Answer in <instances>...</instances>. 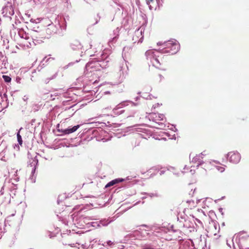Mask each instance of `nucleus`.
<instances>
[{
	"mask_svg": "<svg viewBox=\"0 0 249 249\" xmlns=\"http://www.w3.org/2000/svg\"><path fill=\"white\" fill-rule=\"evenodd\" d=\"M85 54H88L89 56L94 57L91 58L86 65L85 69L87 73L92 72L94 71H101L105 70L109 66V63L110 59L109 58V51L104 50L101 54L94 53L90 54L88 50L85 52Z\"/></svg>",
	"mask_w": 249,
	"mask_h": 249,
	"instance_id": "obj_1",
	"label": "nucleus"
},
{
	"mask_svg": "<svg viewBox=\"0 0 249 249\" xmlns=\"http://www.w3.org/2000/svg\"><path fill=\"white\" fill-rule=\"evenodd\" d=\"M32 42L30 41L24 43V46L27 47H31L33 44L36 45L44 42L45 39H48L49 36H46L44 30L39 29L38 27H34L31 32Z\"/></svg>",
	"mask_w": 249,
	"mask_h": 249,
	"instance_id": "obj_2",
	"label": "nucleus"
},
{
	"mask_svg": "<svg viewBox=\"0 0 249 249\" xmlns=\"http://www.w3.org/2000/svg\"><path fill=\"white\" fill-rule=\"evenodd\" d=\"M157 45L160 46V51L162 53L175 54L178 52L180 48L179 43L175 39L170 40L163 43L159 42Z\"/></svg>",
	"mask_w": 249,
	"mask_h": 249,
	"instance_id": "obj_3",
	"label": "nucleus"
},
{
	"mask_svg": "<svg viewBox=\"0 0 249 249\" xmlns=\"http://www.w3.org/2000/svg\"><path fill=\"white\" fill-rule=\"evenodd\" d=\"M128 67L127 62L123 58L118 62L116 67V73L115 77L117 83L120 84L123 82L128 74Z\"/></svg>",
	"mask_w": 249,
	"mask_h": 249,
	"instance_id": "obj_4",
	"label": "nucleus"
},
{
	"mask_svg": "<svg viewBox=\"0 0 249 249\" xmlns=\"http://www.w3.org/2000/svg\"><path fill=\"white\" fill-rule=\"evenodd\" d=\"M249 236L245 231H241L235 235L231 240L233 249H249L246 243Z\"/></svg>",
	"mask_w": 249,
	"mask_h": 249,
	"instance_id": "obj_5",
	"label": "nucleus"
},
{
	"mask_svg": "<svg viewBox=\"0 0 249 249\" xmlns=\"http://www.w3.org/2000/svg\"><path fill=\"white\" fill-rule=\"evenodd\" d=\"M178 219L179 226H182L187 232L194 231L196 230L197 227H199L193 215H190L186 217H180Z\"/></svg>",
	"mask_w": 249,
	"mask_h": 249,
	"instance_id": "obj_6",
	"label": "nucleus"
},
{
	"mask_svg": "<svg viewBox=\"0 0 249 249\" xmlns=\"http://www.w3.org/2000/svg\"><path fill=\"white\" fill-rule=\"evenodd\" d=\"M153 234V232L145 229H140L135 231L132 233L127 234L125 237L126 240L133 239L146 240L149 239Z\"/></svg>",
	"mask_w": 249,
	"mask_h": 249,
	"instance_id": "obj_7",
	"label": "nucleus"
},
{
	"mask_svg": "<svg viewBox=\"0 0 249 249\" xmlns=\"http://www.w3.org/2000/svg\"><path fill=\"white\" fill-rule=\"evenodd\" d=\"M161 54L163 53L160 52V49L158 50L150 49L145 52L147 59L149 60L151 64L157 68H160L161 65L158 59Z\"/></svg>",
	"mask_w": 249,
	"mask_h": 249,
	"instance_id": "obj_8",
	"label": "nucleus"
},
{
	"mask_svg": "<svg viewBox=\"0 0 249 249\" xmlns=\"http://www.w3.org/2000/svg\"><path fill=\"white\" fill-rule=\"evenodd\" d=\"M89 133H92V136L91 138L92 139L94 138L97 141H103V142H105L110 139L108 133L101 127H97L94 129L89 130Z\"/></svg>",
	"mask_w": 249,
	"mask_h": 249,
	"instance_id": "obj_9",
	"label": "nucleus"
},
{
	"mask_svg": "<svg viewBox=\"0 0 249 249\" xmlns=\"http://www.w3.org/2000/svg\"><path fill=\"white\" fill-rule=\"evenodd\" d=\"M146 118L155 123L156 125L153 126L155 128L162 129L165 126L164 121L165 118L162 114L151 113L146 117Z\"/></svg>",
	"mask_w": 249,
	"mask_h": 249,
	"instance_id": "obj_10",
	"label": "nucleus"
},
{
	"mask_svg": "<svg viewBox=\"0 0 249 249\" xmlns=\"http://www.w3.org/2000/svg\"><path fill=\"white\" fill-rule=\"evenodd\" d=\"M38 155L36 153L34 155H31L29 152L28 153V167L32 168L30 179L32 180L33 182H35V180L33 177L34 176L36 168L38 165V159L37 158Z\"/></svg>",
	"mask_w": 249,
	"mask_h": 249,
	"instance_id": "obj_11",
	"label": "nucleus"
},
{
	"mask_svg": "<svg viewBox=\"0 0 249 249\" xmlns=\"http://www.w3.org/2000/svg\"><path fill=\"white\" fill-rule=\"evenodd\" d=\"M63 239L62 240V244L64 245H69L71 247H75L78 249H80V245L77 242L72 243L71 241L74 238L76 234L74 232H71L70 231H67V233H63L61 234Z\"/></svg>",
	"mask_w": 249,
	"mask_h": 249,
	"instance_id": "obj_12",
	"label": "nucleus"
},
{
	"mask_svg": "<svg viewBox=\"0 0 249 249\" xmlns=\"http://www.w3.org/2000/svg\"><path fill=\"white\" fill-rule=\"evenodd\" d=\"M93 219L91 217L81 215L76 217L75 219H73V222L77 228L86 229L87 228V223H89V220Z\"/></svg>",
	"mask_w": 249,
	"mask_h": 249,
	"instance_id": "obj_13",
	"label": "nucleus"
},
{
	"mask_svg": "<svg viewBox=\"0 0 249 249\" xmlns=\"http://www.w3.org/2000/svg\"><path fill=\"white\" fill-rule=\"evenodd\" d=\"M45 20L47 21L48 25L44 30L46 36H49L48 38H49L51 35L57 33L58 31L60 28V25L59 24L57 25L54 24L48 19H45Z\"/></svg>",
	"mask_w": 249,
	"mask_h": 249,
	"instance_id": "obj_14",
	"label": "nucleus"
},
{
	"mask_svg": "<svg viewBox=\"0 0 249 249\" xmlns=\"http://www.w3.org/2000/svg\"><path fill=\"white\" fill-rule=\"evenodd\" d=\"M113 221L112 218H108L107 219H102L99 221H89V223H87V228H90V227L96 228L102 226H107Z\"/></svg>",
	"mask_w": 249,
	"mask_h": 249,
	"instance_id": "obj_15",
	"label": "nucleus"
},
{
	"mask_svg": "<svg viewBox=\"0 0 249 249\" xmlns=\"http://www.w3.org/2000/svg\"><path fill=\"white\" fill-rule=\"evenodd\" d=\"M2 14L3 17H8L10 20H12V17L15 15L14 8L12 3L8 2L6 5L3 7Z\"/></svg>",
	"mask_w": 249,
	"mask_h": 249,
	"instance_id": "obj_16",
	"label": "nucleus"
},
{
	"mask_svg": "<svg viewBox=\"0 0 249 249\" xmlns=\"http://www.w3.org/2000/svg\"><path fill=\"white\" fill-rule=\"evenodd\" d=\"M144 30L145 27L143 26H142L136 30L133 36V40L134 41V42H142L143 39V34L144 33Z\"/></svg>",
	"mask_w": 249,
	"mask_h": 249,
	"instance_id": "obj_17",
	"label": "nucleus"
},
{
	"mask_svg": "<svg viewBox=\"0 0 249 249\" xmlns=\"http://www.w3.org/2000/svg\"><path fill=\"white\" fill-rule=\"evenodd\" d=\"M129 102L132 104L133 106L138 105V103H134L133 102L130 101H124L117 105L112 110L113 114L115 115H120L123 114L124 112V110L123 109V107L126 106V103Z\"/></svg>",
	"mask_w": 249,
	"mask_h": 249,
	"instance_id": "obj_18",
	"label": "nucleus"
},
{
	"mask_svg": "<svg viewBox=\"0 0 249 249\" xmlns=\"http://www.w3.org/2000/svg\"><path fill=\"white\" fill-rule=\"evenodd\" d=\"M13 29L11 31V34L14 33H16V30L18 32V35L21 38H23L26 40L30 39L27 34L24 31L21 26H15L14 24H12Z\"/></svg>",
	"mask_w": 249,
	"mask_h": 249,
	"instance_id": "obj_19",
	"label": "nucleus"
},
{
	"mask_svg": "<svg viewBox=\"0 0 249 249\" xmlns=\"http://www.w3.org/2000/svg\"><path fill=\"white\" fill-rule=\"evenodd\" d=\"M227 159L233 163H238L241 160V155L238 152H230L227 155Z\"/></svg>",
	"mask_w": 249,
	"mask_h": 249,
	"instance_id": "obj_20",
	"label": "nucleus"
},
{
	"mask_svg": "<svg viewBox=\"0 0 249 249\" xmlns=\"http://www.w3.org/2000/svg\"><path fill=\"white\" fill-rule=\"evenodd\" d=\"M101 243H99V241H98L96 239H93L90 240V243L89 245L85 243L84 244H81L80 248H82L83 249H92L94 248H97Z\"/></svg>",
	"mask_w": 249,
	"mask_h": 249,
	"instance_id": "obj_21",
	"label": "nucleus"
},
{
	"mask_svg": "<svg viewBox=\"0 0 249 249\" xmlns=\"http://www.w3.org/2000/svg\"><path fill=\"white\" fill-rule=\"evenodd\" d=\"M120 29L118 27L116 28L113 31L112 35H111V37L109 39L108 44L109 46L112 48V46H114V44L116 42L118 37L119 36Z\"/></svg>",
	"mask_w": 249,
	"mask_h": 249,
	"instance_id": "obj_22",
	"label": "nucleus"
},
{
	"mask_svg": "<svg viewBox=\"0 0 249 249\" xmlns=\"http://www.w3.org/2000/svg\"><path fill=\"white\" fill-rule=\"evenodd\" d=\"M204 155H205L203 153H201L200 154L196 155L193 158L192 162L196 164V167L197 168L199 166L204 163L203 159Z\"/></svg>",
	"mask_w": 249,
	"mask_h": 249,
	"instance_id": "obj_23",
	"label": "nucleus"
},
{
	"mask_svg": "<svg viewBox=\"0 0 249 249\" xmlns=\"http://www.w3.org/2000/svg\"><path fill=\"white\" fill-rule=\"evenodd\" d=\"M80 126V125L78 124L72 127H69L68 128L63 130V133L65 134H69L76 131Z\"/></svg>",
	"mask_w": 249,
	"mask_h": 249,
	"instance_id": "obj_24",
	"label": "nucleus"
},
{
	"mask_svg": "<svg viewBox=\"0 0 249 249\" xmlns=\"http://www.w3.org/2000/svg\"><path fill=\"white\" fill-rule=\"evenodd\" d=\"M71 48L73 50H79L82 48V46L81 43L77 40H73L70 44Z\"/></svg>",
	"mask_w": 249,
	"mask_h": 249,
	"instance_id": "obj_25",
	"label": "nucleus"
},
{
	"mask_svg": "<svg viewBox=\"0 0 249 249\" xmlns=\"http://www.w3.org/2000/svg\"><path fill=\"white\" fill-rule=\"evenodd\" d=\"M51 58H47V57H45L40 62L39 66L36 69V70H37L38 71H40L45 66V63H46ZM36 70H34L33 71V73L36 72Z\"/></svg>",
	"mask_w": 249,
	"mask_h": 249,
	"instance_id": "obj_26",
	"label": "nucleus"
},
{
	"mask_svg": "<svg viewBox=\"0 0 249 249\" xmlns=\"http://www.w3.org/2000/svg\"><path fill=\"white\" fill-rule=\"evenodd\" d=\"M179 249H193L189 241H182L180 243Z\"/></svg>",
	"mask_w": 249,
	"mask_h": 249,
	"instance_id": "obj_27",
	"label": "nucleus"
},
{
	"mask_svg": "<svg viewBox=\"0 0 249 249\" xmlns=\"http://www.w3.org/2000/svg\"><path fill=\"white\" fill-rule=\"evenodd\" d=\"M124 180V179L121 178H115L113 180H112L111 181L109 182L108 183H107V185L105 186V188H108L109 187L112 186L116 184L121 182Z\"/></svg>",
	"mask_w": 249,
	"mask_h": 249,
	"instance_id": "obj_28",
	"label": "nucleus"
},
{
	"mask_svg": "<svg viewBox=\"0 0 249 249\" xmlns=\"http://www.w3.org/2000/svg\"><path fill=\"white\" fill-rule=\"evenodd\" d=\"M127 132L131 133H135L142 132V129L138 127L137 126H130L126 128Z\"/></svg>",
	"mask_w": 249,
	"mask_h": 249,
	"instance_id": "obj_29",
	"label": "nucleus"
},
{
	"mask_svg": "<svg viewBox=\"0 0 249 249\" xmlns=\"http://www.w3.org/2000/svg\"><path fill=\"white\" fill-rule=\"evenodd\" d=\"M8 43L7 39H3L2 36L0 35V49H8Z\"/></svg>",
	"mask_w": 249,
	"mask_h": 249,
	"instance_id": "obj_30",
	"label": "nucleus"
},
{
	"mask_svg": "<svg viewBox=\"0 0 249 249\" xmlns=\"http://www.w3.org/2000/svg\"><path fill=\"white\" fill-rule=\"evenodd\" d=\"M12 20H14L13 24L15 25V26H21V22L17 14L14 15V17H12Z\"/></svg>",
	"mask_w": 249,
	"mask_h": 249,
	"instance_id": "obj_31",
	"label": "nucleus"
},
{
	"mask_svg": "<svg viewBox=\"0 0 249 249\" xmlns=\"http://www.w3.org/2000/svg\"><path fill=\"white\" fill-rule=\"evenodd\" d=\"M2 146L3 148V151L5 150V149L7 148V145L6 143V142L4 141L3 139H2L1 137H0V147Z\"/></svg>",
	"mask_w": 249,
	"mask_h": 249,
	"instance_id": "obj_32",
	"label": "nucleus"
},
{
	"mask_svg": "<svg viewBox=\"0 0 249 249\" xmlns=\"http://www.w3.org/2000/svg\"><path fill=\"white\" fill-rule=\"evenodd\" d=\"M143 194L146 195L147 196H148L150 197H158L159 196L157 192H155V193H144Z\"/></svg>",
	"mask_w": 249,
	"mask_h": 249,
	"instance_id": "obj_33",
	"label": "nucleus"
},
{
	"mask_svg": "<svg viewBox=\"0 0 249 249\" xmlns=\"http://www.w3.org/2000/svg\"><path fill=\"white\" fill-rule=\"evenodd\" d=\"M2 78L4 81L6 83H9L11 81V78L9 76L3 75H2Z\"/></svg>",
	"mask_w": 249,
	"mask_h": 249,
	"instance_id": "obj_34",
	"label": "nucleus"
},
{
	"mask_svg": "<svg viewBox=\"0 0 249 249\" xmlns=\"http://www.w3.org/2000/svg\"><path fill=\"white\" fill-rule=\"evenodd\" d=\"M17 136L18 144L21 145L22 144V140L21 136L19 134V131L17 133Z\"/></svg>",
	"mask_w": 249,
	"mask_h": 249,
	"instance_id": "obj_35",
	"label": "nucleus"
},
{
	"mask_svg": "<svg viewBox=\"0 0 249 249\" xmlns=\"http://www.w3.org/2000/svg\"><path fill=\"white\" fill-rule=\"evenodd\" d=\"M56 75H57V73H55V74H54L52 77H50V78H46L44 82L46 84H47L48 83H49V82L50 81V80H53V79H54L56 77Z\"/></svg>",
	"mask_w": 249,
	"mask_h": 249,
	"instance_id": "obj_36",
	"label": "nucleus"
},
{
	"mask_svg": "<svg viewBox=\"0 0 249 249\" xmlns=\"http://www.w3.org/2000/svg\"><path fill=\"white\" fill-rule=\"evenodd\" d=\"M152 95L150 94L147 95L146 93H143L142 97L144 99H147H147L151 100V99H152Z\"/></svg>",
	"mask_w": 249,
	"mask_h": 249,
	"instance_id": "obj_37",
	"label": "nucleus"
},
{
	"mask_svg": "<svg viewBox=\"0 0 249 249\" xmlns=\"http://www.w3.org/2000/svg\"><path fill=\"white\" fill-rule=\"evenodd\" d=\"M0 99H1V101L4 103V100H5L6 101L7 100V95L5 93L3 94L2 95L0 94Z\"/></svg>",
	"mask_w": 249,
	"mask_h": 249,
	"instance_id": "obj_38",
	"label": "nucleus"
},
{
	"mask_svg": "<svg viewBox=\"0 0 249 249\" xmlns=\"http://www.w3.org/2000/svg\"><path fill=\"white\" fill-rule=\"evenodd\" d=\"M64 3L65 6L67 7H69V6L70 5L71 3L70 2L69 0H61Z\"/></svg>",
	"mask_w": 249,
	"mask_h": 249,
	"instance_id": "obj_39",
	"label": "nucleus"
},
{
	"mask_svg": "<svg viewBox=\"0 0 249 249\" xmlns=\"http://www.w3.org/2000/svg\"><path fill=\"white\" fill-rule=\"evenodd\" d=\"M158 6L160 8V7L162 6V4L163 2V0H156Z\"/></svg>",
	"mask_w": 249,
	"mask_h": 249,
	"instance_id": "obj_40",
	"label": "nucleus"
},
{
	"mask_svg": "<svg viewBox=\"0 0 249 249\" xmlns=\"http://www.w3.org/2000/svg\"><path fill=\"white\" fill-rule=\"evenodd\" d=\"M195 219L196 222L199 225V227L202 226V225H203L202 223L201 222V221L200 220H199L197 218H196L195 217Z\"/></svg>",
	"mask_w": 249,
	"mask_h": 249,
	"instance_id": "obj_41",
	"label": "nucleus"
},
{
	"mask_svg": "<svg viewBox=\"0 0 249 249\" xmlns=\"http://www.w3.org/2000/svg\"><path fill=\"white\" fill-rule=\"evenodd\" d=\"M216 169L218 171H220V172H223L225 170V168L221 166H216Z\"/></svg>",
	"mask_w": 249,
	"mask_h": 249,
	"instance_id": "obj_42",
	"label": "nucleus"
},
{
	"mask_svg": "<svg viewBox=\"0 0 249 249\" xmlns=\"http://www.w3.org/2000/svg\"><path fill=\"white\" fill-rule=\"evenodd\" d=\"M3 102L1 101V99H0V111H1L4 107V105H2Z\"/></svg>",
	"mask_w": 249,
	"mask_h": 249,
	"instance_id": "obj_43",
	"label": "nucleus"
},
{
	"mask_svg": "<svg viewBox=\"0 0 249 249\" xmlns=\"http://www.w3.org/2000/svg\"><path fill=\"white\" fill-rule=\"evenodd\" d=\"M100 19V17H99V14L97 15V18L95 19V22L92 24V25H94L98 23Z\"/></svg>",
	"mask_w": 249,
	"mask_h": 249,
	"instance_id": "obj_44",
	"label": "nucleus"
},
{
	"mask_svg": "<svg viewBox=\"0 0 249 249\" xmlns=\"http://www.w3.org/2000/svg\"><path fill=\"white\" fill-rule=\"evenodd\" d=\"M153 0H146V3L149 5V7L150 9H152V7L150 5V3L153 2Z\"/></svg>",
	"mask_w": 249,
	"mask_h": 249,
	"instance_id": "obj_45",
	"label": "nucleus"
},
{
	"mask_svg": "<svg viewBox=\"0 0 249 249\" xmlns=\"http://www.w3.org/2000/svg\"><path fill=\"white\" fill-rule=\"evenodd\" d=\"M6 58V57L4 56V55L2 54V52H0V60L3 59L2 61H4V59Z\"/></svg>",
	"mask_w": 249,
	"mask_h": 249,
	"instance_id": "obj_46",
	"label": "nucleus"
},
{
	"mask_svg": "<svg viewBox=\"0 0 249 249\" xmlns=\"http://www.w3.org/2000/svg\"><path fill=\"white\" fill-rule=\"evenodd\" d=\"M43 18H36L35 19V23H39L42 20H43Z\"/></svg>",
	"mask_w": 249,
	"mask_h": 249,
	"instance_id": "obj_47",
	"label": "nucleus"
},
{
	"mask_svg": "<svg viewBox=\"0 0 249 249\" xmlns=\"http://www.w3.org/2000/svg\"><path fill=\"white\" fill-rule=\"evenodd\" d=\"M21 80H22L21 78L20 77H17L16 78V81L18 83H20Z\"/></svg>",
	"mask_w": 249,
	"mask_h": 249,
	"instance_id": "obj_48",
	"label": "nucleus"
},
{
	"mask_svg": "<svg viewBox=\"0 0 249 249\" xmlns=\"http://www.w3.org/2000/svg\"><path fill=\"white\" fill-rule=\"evenodd\" d=\"M28 99V97L26 95H24L23 97V100L24 101L26 102Z\"/></svg>",
	"mask_w": 249,
	"mask_h": 249,
	"instance_id": "obj_49",
	"label": "nucleus"
},
{
	"mask_svg": "<svg viewBox=\"0 0 249 249\" xmlns=\"http://www.w3.org/2000/svg\"><path fill=\"white\" fill-rule=\"evenodd\" d=\"M4 194V188L2 187L0 191V195H2Z\"/></svg>",
	"mask_w": 249,
	"mask_h": 249,
	"instance_id": "obj_50",
	"label": "nucleus"
},
{
	"mask_svg": "<svg viewBox=\"0 0 249 249\" xmlns=\"http://www.w3.org/2000/svg\"><path fill=\"white\" fill-rule=\"evenodd\" d=\"M107 245L110 246L113 244V243L110 240H109L107 242Z\"/></svg>",
	"mask_w": 249,
	"mask_h": 249,
	"instance_id": "obj_51",
	"label": "nucleus"
},
{
	"mask_svg": "<svg viewBox=\"0 0 249 249\" xmlns=\"http://www.w3.org/2000/svg\"><path fill=\"white\" fill-rule=\"evenodd\" d=\"M219 211L221 213L222 215H223V209L222 208H219Z\"/></svg>",
	"mask_w": 249,
	"mask_h": 249,
	"instance_id": "obj_52",
	"label": "nucleus"
},
{
	"mask_svg": "<svg viewBox=\"0 0 249 249\" xmlns=\"http://www.w3.org/2000/svg\"><path fill=\"white\" fill-rule=\"evenodd\" d=\"M227 245L231 248V245L229 243V240H227Z\"/></svg>",
	"mask_w": 249,
	"mask_h": 249,
	"instance_id": "obj_53",
	"label": "nucleus"
},
{
	"mask_svg": "<svg viewBox=\"0 0 249 249\" xmlns=\"http://www.w3.org/2000/svg\"><path fill=\"white\" fill-rule=\"evenodd\" d=\"M164 173V171H163V170L160 171V175H162Z\"/></svg>",
	"mask_w": 249,
	"mask_h": 249,
	"instance_id": "obj_54",
	"label": "nucleus"
},
{
	"mask_svg": "<svg viewBox=\"0 0 249 249\" xmlns=\"http://www.w3.org/2000/svg\"><path fill=\"white\" fill-rule=\"evenodd\" d=\"M35 19H33V18H31L30 19V21L32 22V23H35Z\"/></svg>",
	"mask_w": 249,
	"mask_h": 249,
	"instance_id": "obj_55",
	"label": "nucleus"
},
{
	"mask_svg": "<svg viewBox=\"0 0 249 249\" xmlns=\"http://www.w3.org/2000/svg\"><path fill=\"white\" fill-rule=\"evenodd\" d=\"M140 98V96H137L135 99V101H138L139 99Z\"/></svg>",
	"mask_w": 249,
	"mask_h": 249,
	"instance_id": "obj_56",
	"label": "nucleus"
},
{
	"mask_svg": "<svg viewBox=\"0 0 249 249\" xmlns=\"http://www.w3.org/2000/svg\"><path fill=\"white\" fill-rule=\"evenodd\" d=\"M54 95L55 96H58V95H59V94H58V92H55V93L54 94Z\"/></svg>",
	"mask_w": 249,
	"mask_h": 249,
	"instance_id": "obj_57",
	"label": "nucleus"
},
{
	"mask_svg": "<svg viewBox=\"0 0 249 249\" xmlns=\"http://www.w3.org/2000/svg\"><path fill=\"white\" fill-rule=\"evenodd\" d=\"M167 136H168V137H169V139H173V138H170V135L169 134H168V133H167Z\"/></svg>",
	"mask_w": 249,
	"mask_h": 249,
	"instance_id": "obj_58",
	"label": "nucleus"
},
{
	"mask_svg": "<svg viewBox=\"0 0 249 249\" xmlns=\"http://www.w3.org/2000/svg\"><path fill=\"white\" fill-rule=\"evenodd\" d=\"M159 76H160V77L161 79L163 78V76L161 75H160V74Z\"/></svg>",
	"mask_w": 249,
	"mask_h": 249,
	"instance_id": "obj_59",
	"label": "nucleus"
},
{
	"mask_svg": "<svg viewBox=\"0 0 249 249\" xmlns=\"http://www.w3.org/2000/svg\"><path fill=\"white\" fill-rule=\"evenodd\" d=\"M83 210H84V207H82L81 208H80V211H82Z\"/></svg>",
	"mask_w": 249,
	"mask_h": 249,
	"instance_id": "obj_60",
	"label": "nucleus"
},
{
	"mask_svg": "<svg viewBox=\"0 0 249 249\" xmlns=\"http://www.w3.org/2000/svg\"><path fill=\"white\" fill-rule=\"evenodd\" d=\"M222 226H225V223H224V222H223V223H222Z\"/></svg>",
	"mask_w": 249,
	"mask_h": 249,
	"instance_id": "obj_61",
	"label": "nucleus"
},
{
	"mask_svg": "<svg viewBox=\"0 0 249 249\" xmlns=\"http://www.w3.org/2000/svg\"><path fill=\"white\" fill-rule=\"evenodd\" d=\"M90 28H91V27H89V28H88V29H87V30H88V31L89 30V29H90Z\"/></svg>",
	"mask_w": 249,
	"mask_h": 249,
	"instance_id": "obj_62",
	"label": "nucleus"
},
{
	"mask_svg": "<svg viewBox=\"0 0 249 249\" xmlns=\"http://www.w3.org/2000/svg\"><path fill=\"white\" fill-rule=\"evenodd\" d=\"M57 203H58V204H59V200H57Z\"/></svg>",
	"mask_w": 249,
	"mask_h": 249,
	"instance_id": "obj_63",
	"label": "nucleus"
},
{
	"mask_svg": "<svg viewBox=\"0 0 249 249\" xmlns=\"http://www.w3.org/2000/svg\"><path fill=\"white\" fill-rule=\"evenodd\" d=\"M171 228L173 229V226H172L171 227Z\"/></svg>",
	"mask_w": 249,
	"mask_h": 249,
	"instance_id": "obj_64",
	"label": "nucleus"
}]
</instances>
